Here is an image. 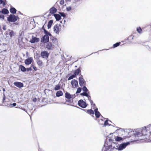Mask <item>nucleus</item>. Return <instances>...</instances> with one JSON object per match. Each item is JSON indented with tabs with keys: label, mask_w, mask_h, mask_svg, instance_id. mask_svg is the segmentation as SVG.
Masks as SVG:
<instances>
[{
	"label": "nucleus",
	"mask_w": 151,
	"mask_h": 151,
	"mask_svg": "<svg viewBox=\"0 0 151 151\" xmlns=\"http://www.w3.org/2000/svg\"><path fill=\"white\" fill-rule=\"evenodd\" d=\"M60 86L58 84L55 86V87L54 89L55 90H57L60 89Z\"/></svg>",
	"instance_id": "cd10ccee"
},
{
	"label": "nucleus",
	"mask_w": 151,
	"mask_h": 151,
	"mask_svg": "<svg viewBox=\"0 0 151 151\" xmlns=\"http://www.w3.org/2000/svg\"><path fill=\"white\" fill-rule=\"evenodd\" d=\"M122 138L119 137L117 136L115 138V140L116 141H120L122 140Z\"/></svg>",
	"instance_id": "bb28decb"
},
{
	"label": "nucleus",
	"mask_w": 151,
	"mask_h": 151,
	"mask_svg": "<svg viewBox=\"0 0 151 151\" xmlns=\"http://www.w3.org/2000/svg\"><path fill=\"white\" fill-rule=\"evenodd\" d=\"M60 15L63 17H65V15L64 13L63 12H60Z\"/></svg>",
	"instance_id": "58836bf2"
},
{
	"label": "nucleus",
	"mask_w": 151,
	"mask_h": 151,
	"mask_svg": "<svg viewBox=\"0 0 151 151\" xmlns=\"http://www.w3.org/2000/svg\"><path fill=\"white\" fill-rule=\"evenodd\" d=\"M49 37L47 35H45L41 40V41L44 43L48 42L49 41Z\"/></svg>",
	"instance_id": "0eeeda50"
},
{
	"label": "nucleus",
	"mask_w": 151,
	"mask_h": 151,
	"mask_svg": "<svg viewBox=\"0 0 151 151\" xmlns=\"http://www.w3.org/2000/svg\"><path fill=\"white\" fill-rule=\"evenodd\" d=\"M86 112L90 114H94L93 111L92 109L87 110Z\"/></svg>",
	"instance_id": "a878e982"
},
{
	"label": "nucleus",
	"mask_w": 151,
	"mask_h": 151,
	"mask_svg": "<svg viewBox=\"0 0 151 151\" xmlns=\"http://www.w3.org/2000/svg\"><path fill=\"white\" fill-rule=\"evenodd\" d=\"M35 101V100H33V101Z\"/></svg>",
	"instance_id": "6e6d98bb"
},
{
	"label": "nucleus",
	"mask_w": 151,
	"mask_h": 151,
	"mask_svg": "<svg viewBox=\"0 0 151 151\" xmlns=\"http://www.w3.org/2000/svg\"><path fill=\"white\" fill-rule=\"evenodd\" d=\"M39 40V38H37L36 37H34L33 36H32V39L30 40L29 42L31 43H33L38 42Z\"/></svg>",
	"instance_id": "9b49d317"
},
{
	"label": "nucleus",
	"mask_w": 151,
	"mask_h": 151,
	"mask_svg": "<svg viewBox=\"0 0 151 151\" xmlns=\"http://www.w3.org/2000/svg\"><path fill=\"white\" fill-rule=\"evenodd\" d=\"M10 11L11 13L14 14L16 13V10L15 8L12 7L10 8Z\"/></svg>",
	"instance_id": "aec40b11"
},
{
	"label": "nucleus",
	"mask_w": 151,
	"mask_h": 151,
	"mask_svg": "<svg viewBox=\"0 0 151 151\" xmlns=\"http://www.w3.org/2000/svg\"><path fill=\"white\" fill-rule=\"evenodd\" d=\"M57 11V9L54 7H52L50 10V13L51 14L55 13Z\"/></svg>",
	"instance_id": "dca6fc26"
},
{
	"label": "nucleus",
	"mask_w": 151,
	"mask_h": 151,
	"mask_svg": "<svg viewBox=\"0 0 151 151\" xmlns=\"http://www.w3.org/2000/svg\"><path fill=\"white\" fill-rule=\"evenodd\" d=\"M32 65L33 68V69H34V70H35L36 71L37 70V68L35 66H34L33 65Z\"/></svg>",
	"instance_id": "79ce46f5"
},
{
	"label": "nucleus",
	"mask_w": 151,
	"mask_h": 151,
	"mask_svg": "<svg viewBox=\"0 0 151 151\" xmlns=\"http://www.w3.org/2000/svg\"><path fill=\"white\" fill-rule=\"evenodd\" d=\"M120 44V42H117V43L114 44L113 45V47L114 48L116 47H117V46H119Z\"/></svg>",
	"instance_id": "2f4dec72"
},
{
	"label": "nucleus",
	"mask_w": 151,
	"mask_h": 151,
	"mask_svg": "<svg viewBox=\"0 0 151 151\" xmlns=\"http://www.w3.org/2000/svg\"><path fill=\"white\" fill-rule=\"evenodd\" d=\"M60 4L61 5H63L64 4V0H61L60 1Z\"/></svg>",
	"instance_id": "37998d69"
},
{
	"label": "nucleus",
	"mask_w": 151,
	"mask_h": 151,
	"mask_svg": "<svg viewBox=\"0 0 151 151\" xmlns=\"http://www.w3.org/2000/svg\"><path fill=\"white\" fill-rule=\"evenodd\" d=\"M53 22V21L52 20H50L49 21L47 25V27L48 29H49L51 27Z\"/></svg>",
	"instance_id": "412c9836"
},
{
	"label": "nucleus",
	"mask_w": 151,
	"mask_h": 151,
	"mask_svg": "<svg viewBox=\"0 0 151 151\" xmlns=\"http://www.w3.org/2000/svg\"><path fill=\"white\" fill-rule=\"evenodd\" d=\"M79 82L80 85L81 86H83L85 83V81L82 76L79 77Z\"/></svg>",
	"instance_id": "6e6552de"
},
{
	"label": "nucleus",
	"mask_w": 151,
	"mask_h": 151,
	"mask_svg": "<svg viewBox=\"0 0 151 151\" xmlns=\"http://www.w3.org/2000/svg\"><path fill=\"white\" fill-rule=\"evenodd\" d=\"M104 126H106L107 125H108L109 124L108 123V120H106L104 122Z\"/></svg>",
	"instance_id": "a19ab883"
},
{
	"label": "nucleus",
	"mask_w": 151,
	"mask_h": 151,
	"mask_svg": "<svg viewBox=\"0 0 151 151\" xmlns=\"http://www.w3.org/2000/svg\"><path fill=\"white\" fill-rule=\"evenodd\" d=\"M9 35L11 37L14 35V32L13 31L10 32L9 33Z\"/></svg>",
	"instance_id": "e433bc0d"
},
{
	"label": "nucleus",
	"mask_w": 151,
	"mask_h": 151,
	"mask_svg": "<svg viewBox=\"0 0 151 151\" xmlns=\"http://www.w3.org/2000/svg\"><path fill=\"white\" fill-rule=\"evenodd\" d=\"M26 70H27V71H29V70H32V69L30 67V68H27L26 69Z\"/></svg>",
	"instance_id": "a18cd8bd"
},
{
	"label": "nucleus",
	"mask_w": 151,
	"mask_h": 151,
	"mask_svg": "<svg viewBox=\"0 0 151 151\" xmlns=\"http://www.w3.org/2000/svg\"><path fill=\"white\" fill-rule=\"evenodd\" d=\"M71 10V7L70 6H69L66 8V10L67 11H70Z\"/></svg>",
	"instance_id": "4c0bfd02"
},
{
	"label": "nucleus",
	"mask_w": 151,
	"mask_h": 151,
	"mask_svg": "<svg viewBox=\"0 0 151 151\" xmlns=\"http://www.w3.org/2000/svg\"><path fill=\"white\" fill-rule=\"evenodd\" d=\"M66 102H67L68 103H70L71 101L70 100H66Z\"/></svg>",
	"instance_id": "09e8293b"
},
{
	"label": "nucleus",
	"mask_w": 151,
	"mask_h": 151,
	"mask_svg": "<svg viewBox=\"0 0 151 151\" xmlns=\"http://www.w3.org/2000/svg\"><path fill=\"white\" fill-rule=\"evenodd\" d=\"M1 12L2 14H6L9 13L8 10L4 8L1 10Z\"/></svg>",
	"instance_id": "6ab92c4d"
},
{
	"label": "nucleus",
	"mask_w": 151,
	"mask_h": 151,
	"mask_svg": "<svg viewBox=\"0 0 151 151\" xmlns=\"http://www.w3.org/2000/svg\"><path fill=\"white\" fill-rule=\"evenodd\" d=\"M90 101V103H91V105L92 106L93 104V106H95V104H93V101H92V100Z\"/></svg>",
	"instance_id": "c03bdc74"
},
{
	"label": "nucleus",
	"mask_w": 151,
	"mask_h": 151,
	"mask_svg": "<svg viewBox=\"0 0 151 151\" xmlns=\"http://www.w3.org/2000/svg\"><path fill=\"white\" fill-rule=\"evenodd\" d=\"M118 144L116 143L113 142L111 143L110 145L109 146V148L111 149H118Z\"/></svg>",
	"instance_id": "423d86ee"
},
{
	"label": "nucleus",
	"mask_w": 151,
	"mask_h": 151,
	"mask_svg": "<svg viewBox=\"0 0 151 151\" xmlns=\"http://www.w3.org/2000/svg\"><path fill=\"white\" fill-rule=\"evenodd\" d=\"M12 105L14 106H15L16 105V104L15 103H14L12 104Z\"/></svg>",
	"instance_id": "8fccbe9b"
},
{
	"label": "nucleus",
	"mask_w": 151,
	"mask_h": 151,
	"mask_svg": "<svg viewBox=\"0 0 151 151\" xmlns=\"http://www.w3.org/2000/svg\"><path fill=\"white\" fill-rule=\"evenodd\" d=\"M4 17L3 14H0V19H2V20L4 19Z\"/></svg>",
	"instance_id": "ea45409f"
},
{
	"label": "nucleus",
	"mask_w": 151,
	"mask_h": 151,
	"mask_svg": "<svg viewBox=\"0 0 151 151\" xmlns=\"http://www.w3.org/2000/svg\"><path fill=\"white\" fill-rule=\"evenodd\" d=\"M3 95H4V97H3V100H4L5 99V94H4V93Z\"/></svg>",
	"instance_id": "de8ad7c7"
},
{
	"label": "nucleus",
	"mask_w": 151,
	"mask_h": 151,
	"mask_svg": "<svg viewBox=\"0 0 151 151\" xmlns=\"http://www.w3.org/2000/svg\"><path fill=\"white\" fill-rule=\"evenodd\" d=\"M81 91V89L80 88H77V91H76V93H80Z\"/></svg>",
	"instance_id": "c9c22d12"
},
{
	"label": "nucleus",
	"mask_w": 151,
	"mask_h": 151,
	"mask_svg": "<svg viewBox=\"0 0 151 151\" xmlns=\"http://www.w3.org/2000/svg\"><path fill=\"white\" fill-rule=\"evenodd\" d=\"M4 1H6V0H4Z\"/></svg>",
	"instance_id": "bf43d9fd"
},
{
	"label": "nucleus",
	"mask_w": 151,
	"mask_h": 151,
	"mask_svg": "<svg viewBox=\"0 0 151 151\" xmlns=\"http://www.w3.org/2000/svg\"><path fill=\"white\" fill-rule=\"evenodd\" d=\"M61 26L59 24L55 25L53 27V30L55 32L58 34L60 31Z\"/></svg>",
	"instance_id": "7ed1b4c3"
},
{
	"label": "nucleus",
	"mask_w": 151,
	"mask_h": 151,
	"mask_svg": "<svg viewBox=\"0 0 151 151\" xmlns=\"http://www.w3.org/2000/svg\"><path fill=\"white\" fill-rule=\"evenodd\" d=\"M44 32L45 33V35H47V36H51V34L50 32H48L45 29H44Z\"/></svg>",
	"instance_id": "393cba45"
},
{
	"label": "nucleus",
	"mask_w": 151,
	"mask_h": 151,
	"mask_svg": "<svg viewBox=\"0 0 151 151\" xmlns=\"http://www.w3.org/2000/svg\"><path fill=\"white\" fill-rule=\"evenodd\" d=\"M137 31L139 33H141L142 32V30L140 27H137Z\"/></svg>",
	"instance_id": "c85d7f7f"
},
{
	"label": "nucleus",
	"mask_w": 151,
	"mask_h": 151,
	"mask_svg": "<svg viewBox=\"0 0 151 151\" xmlns=\"http://www.w3.org/2000/svg\"><path fill=\"white\" fill-rule=\"evenodd\" d=\"M76 77V76L74 74L73 75H72L71 76H70L68 78V80H71V79H73V78Z\"/></svg>",
	"instance_id": "473e14b6"
},
{
	"label": "nucleus",
	"mask_w": 151,
	"mask_h": 151,
	"mask_svg": "<svg viewBox=\"0 0 151 151\" xmlns=\"http://www.w3.org/2000/svg\"><path fill=\"white\" fill-rule=\"evenodd\" d=\"M71 84L72 87L73 88H76L78 85V82L77 81L74 79L71 81Z\"/></svg>",
	"instance_id": "9d476101"
},
{
	"label": "nucleus",
	"mask_w": 151,
	"mask_h": 151,
	"mask_svg": "<svg viewBox=\"0 0 151 151\" xmlns=\"http://www.w3.org/2000/svg\"><path fill=\"white\" fill-rule=\"evenodd\" d=\"M35 101V100H33V101Z\"/></svg>",
	"instance_id": "4d7b16f0"
},
{
	"label": "nucleus",
	"mask_w": 151,
	"mask_h": 151,
	"mask_svg": "<svg viewBox=\"0 0 151 151\" xmlns=\"http://www.w3.org/2000/svg\"><path fill=\"white\" fill-rule=\"evenodd\" d=\"M63 104H65V103H63Z\"/></svg>",
	"instance_id": "13d9d810"
},
{
	"label": "nucleus",
	"mask_w": 151,
	"mask_h": 151,
	"mask_svg": "<svg viewBox=\"0 0 151 151\" xmlns=\"http://www.w3.org/2000/svg\"><path fill=\"white\" fill-rule=\"evenodd\" d=\"M2 90H3V91H5V89L4 88H3V89H2Z\"/></svg>",
	"instance_id": "603ef678"
},
{
	"label": "nucleus",
	"mask_w": 151,
	"mask_h": 151,
	"mask_svg": "<svg viewBox=\"0 0 151 151\" xmlns=\"http://www.w3.org/2000/svg\"><path fill=\"white\" fill-rule=\"evenodd\" d=\"M78 104L79 106L83 108H86L87 106L86 102L83 100H80L78 101Z\"/></svg>",
	"instance_id": "39448f33"
},
{
	"label": "nucleus",
	"mask_w": 151,
	"mask_h": 151,
	"mask_svg": "<svg viewBox=\"0 0 151 151\" xmlns=\"http://www.w3.org/2000/svg\"><path fill=\"white\" fill-rule=\"evenodd\" d=\"M63 93L62 91H58L56 94V96L57 97H60L61 96H62L63 95Z\"/></svg>",
	"instance_id": "a211bd4d"
},
{
	"label": "nucleus",
	"mask_w": 151,
	"mask_h": 151,
	"mask_svg": "<svg viewBox=\"0 0 151 151\" xmlns=\"http://www.w3.org/2000/svg\"><path fill=\"white\" fill-rule=\"evenodd\" d=\"M14 84L15 86L19 88L23 87V83L20 82H15L14 83Z\"/></svg>",
	"instance_id": "4468645a"
},
{
	"label": "nucleus",
	"mask_w": 151,
	"mask_h": 151,
	"mask_svg": "<svg viewBox=\"0 0 151 151\" xmlns=\"http://www.w3.org/2000/svg\"><path fill=\"white\" fill-rule=\"evenodd\" d=\"M142 139V138H140H140H139V139Z\"/></svg>",
	"instance_id": "864d4df0"
},
{
	"label": "nucleus",
	"mask_w": 151,
	"mask_h": 151,
	"mask_svg": "<svg viewBox=\"0 0 151 151\" xmlns=\"http://www.w3.org/2000/svg\"><path fill=\"white\" fill-rule=\"evenodd\" d=\"M130 143L129 142H127L124 143L122 144H120L118 147V150H122L124 149Z\"/></svg>",
	"instance_id": "20e7f679"
},
{
	"label": "nucleus",
	"mask_w": 151,
	"mask_h": 151,
	"mask_svg": "<svg viewBox=\"0 0 151 151\" xmlns=\"http://www.w3.org/2000/svg\"><path fill=\"white\" fill-rule=\"evenodd\" d=\"M41 55L42 58H48L49 54L47 51H43L41 52Z\"/></svg>",
	"instance_id": "1a4fd4ad"
},
{
	"label": "nucleus",
	"mask_w": 151,
	"mask_h": 151,
	"mask_svg": "<svg viewBox=\"0 0 151 151\" xmlns=\"http://www.w3.org/2000/svg\"><path fill=\"white\" fill-rule=\"evenodd\" d=\"M95 113V115L96 117L97 118H98L99 117L100 115V114L99 112L98 111V109L96 108L94 110Z\"/></svg>",
	"instance_id": "f3484780"
},
{
	"label": "nucleus",
	"mask_w": 151,
	"mask_h": 151,
	"mask_svg": "<svg viewBox=\"0 0 151 151\" xmlns=\"http://www.w3.org/2000/svg\"><path fill=\"white\" fill-rule=\"evenodd\" d=\"M80 69L78 68L75 70L74 74L76 76V75H78L79 73L81 72Z\"/></svg>",
	"instance_id": "4be33fe9"
},
{
	"label": "nucleus",
	"mask_w": 151,
	"mask_h": 151,
	"mask_svg": "<svg viewBox=\"0 0 151 151\" xmlns=\"http://www.w3.org/2000/svg\"><path fill=\"white\" fill-rule=\"evenodd\" d=\"M37 64L39 66H42V61L39 60L37 62Z\"/></svg>",
	"instance_id": "c756f323"
},
{
	"label": "nucleus",
	"mask_w": 151,
	"mask_h": 151,
	"mask_svg": "<svg viewBox=\"0 0 151 151\" xmlns=\"http://www.w3.org/2000/svg\"><path fill=\"white\" fill-rule=\"evenodd\" d=\"M149 132V131H147L146 127L142 128L139 131L136 132L134 135L136 137H142V139L146 141H149L150 134L147 133Z\"/></svg>",
	"instance_id": "f257e3e1"
},
{
	"label": "nucleus",
	"mask_w": 151,
	"mask_h": 151,
	"mask_svg": "<svg viewBox=\"0 0 151 151\" xmlns=\"http://www.w3.org/2000/svg\"><path fill=\"white\" fill-rule=\"evenodd\" d=\"M110 140H111V139H109V141H110Z\"/></svg>",
	"instance_id": "5fc2aeb1"
},
{
	"label": "nucleus",
	"mask_w": 151,
	"mask_h": 151,
	"mask_svg": "<svg viewBox=\"0 0 151 151\" xmlns=\"http://www.w3.org/2000/svg\"><path fill=\"white\" fill-rule=\"evenodd\" d=\"M87 97H88V99L90 101L92 100H91V97L90 96L88 95V96H87Z\"/></svg>",
	"instance_id": "49530a36"
},
{
	"label": "nucleus",
	"mask_w": 151,
	"mask_h": 151,
	"mask_svg": "<svg viewBox=\"0 0 151 151\" xmlns=\"http://www.w3.org/2000/svg\"><path fill=\"white\" fill-rule=\"evenodd\" d=\"M65 97L68 99H70L74 98L75 97V96L74 95H70V93L68 92H66L65 94Z\"/></svg>",
	"instance_id": "ddd939ff"
},
{
	"label": "nucleus",
	"mask_w": 151,
	"mask_h": 151,
	"mask_svg": "<svg viewBox=\"0 0 151 151\" xmlns=\"http://www.w3.org/2000/svg\"><path fill=\"white\" fill-rule=\"evenodd\" d=\"M54 16L57 21H59L61 19V16L59 14H54Z\"/></svg>",
	"instance_id": "2eb2a0df"
},
{
	"label": "nucleus",
	"mask_w": 151,
	"mask_h": 151,
	"mask_svg": "<svg viewBox=\"0 0 151 151\" xmlns=\"http://www.w3.org/2000/svg\"><path fill=\"white\" fill-rule=\"evenodd\" d=\"M3 29L4 30H6V28H5V27H3Z\"/></svg>",
	"instance_id": "3c124183"
},
{
	"label": "nucleus",
	"mask_w": 151,
	"mask_h": 151,
	"mask_svg": "<svg viewBox=\"0 0 151 151\" xmlns=\"http://www.w3.org/2000/svg\"><path fill=\"white\" fill-rule=\"evenodd\" d=\"M1 4H3L4 6L6 5L4 1L3 0H0V5Z\"/></svg>",
	"instance_id": "f704fd0d"
},
{
	"label": "nucleus",
	"mask_w": 151,
	"mask_h": 151,
	"mask_svg": "<svg viewBox=\"0 0 151 151\" xmlns=\"http://www.w3.org/2000/svg\"><path fill=\"white\" fill-rule=\"evenodd\" d=\"M81 95L83 96H88V93L87 92H84L83 93H81Z\"/></svg>",
	"instance_id": "7c9ffc66"
},
{
	"label": "nucleus",
	"mask_w": 151,
	"mask_h": 151,
	"mask_svg": "<svg viewBox=\"0 0 151 151\" xmlns=\"http://www.w3.org/2000/svg\"><path fill=\"white\" fill-rule=\"evenodd\" d=\"M33 60L32 57H30L26 59L24 61L25 64L26 65H29L31 63Z\"/></svg>",
	"instance_id": "f8f14e48"
},
{
	"label": "nucleus",
	"mask_w": 151,
	"mask_h": 151,
	"mask_svg": "<svg viewBox=\"0 0 151 151\" xmlns=\"http://www.w3.org/2000/svg\"><path fill=\"white\" fill-rule=\"evenodd\" d=\"M20 68L22 71L24 72L26 71V69L23 65H21L19 66Z\"/></svg>",
	"instance_id": "b1692460"
},
{
	"label": "nucleus",
	"mask_w": 151,
	"mask_h": 151,
	"mask_svg": "<svg viewBox=\"0 0 151 151\" xmlns=\"http://www.w3.org/2000/svg\"><path fill=\"white\" fill-rule=\"evenodd\" d=\"M18 19H19V18L18 16L11 14L7 18V21L9 22H14Z\"/></svg>",
	"instance_id": "f03ea898"
},
{
	"label": "nucleus",
	"mask_w": 151,
	"mask_h": 151,
	"mask_svg": "<svg viewBox=\"0 0 151 151\" xmlns=\"http://www.w3.org/2000/svg\"><path fill=\"white\" fill-rule=\"evenodd\" d=\"M52 47V45L50 43H48L46 47L48 49H51Z\"/></svg>",
	"instance_id": "5701e85b"
},
{
	"label": "nucleus",
	"mask_w": 151,
	"mask_h": 151,
	"mask_svg": "<svg viewBox=\"0 0 151 151\" xmlns=\"http://www.w3.org/2000/svg\"><path fill=\"white\" fill-rule=\"evenodd\" d=\"M150 141L151 142V139L150 140Z\"/></svg>",
	"instance_id": "052dcab7"
},
{
	"label": "nucleus",
	"mask_w": 151,
	"mask_h": 151,
	"mask_svg": "<svg viewBox=\"0 0 151 151\" xmlns=\"http://www.w3.org/2000/svg\"><path fill=\"white\" fill-rule=\"evenodd\" d=\"M82 90L84 92H87L88 91V89L85 86H84L82 88Z\"/></svg>",
	"instance_id": "72a5a7b5"
}]
</instances>
